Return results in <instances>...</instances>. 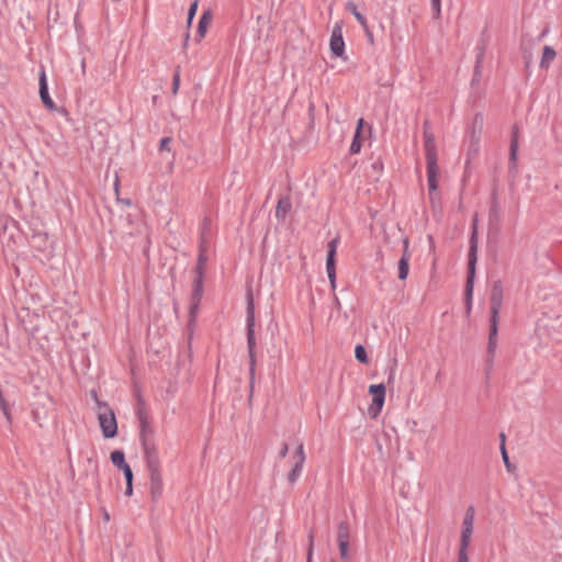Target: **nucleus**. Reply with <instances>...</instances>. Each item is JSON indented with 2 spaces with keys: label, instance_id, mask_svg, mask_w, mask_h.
I'll return each instance as SVG.
<instances>
[{
  "label": "nucleus",
  "instance_id": "obj_1",
  "mask_svg": "<svg viewBox=\"0 0 562 562\" xmlns=\"http://www.w3.org/2000/svg\"><path fill=\"white\" fill-rule=\"evenodd\" d=\"M423 136L427 164L429 199L431 202H434L437 195L436 191L438 189L437 178L439 175V167L435 135L431 131V124L429 120H425L423 123Z\"/></svg>",
  "mask_w": 562,
  "mask_h": 562
},
{
  "label": "nucleus",
  "instance_id": "obj_2",
  "mask_svg": "<svg viewBox=\"0 0 562 562\" xmlns=\"http://www.w3.org/2000/svg\"><path fill=\"white\" fill-rule=\"evenodd\" d=\"M247 318H246V327H247V347L249 355V372H250V396L252 397V389H254V379H255V366H256V338H255V305L252 295L249 292L247 295Z\"/></svg>",
  "mask_w": 562,
  "mask_h": 562
},
{
  "label": "nucleus",
  "instance_id": "obj_3",
  "mask_svg": "<svg viewBox=\"0 0 562 562\" xmlns=\"http://www.w3.org/2000/svg\"><path fill=\"white\" fill-rule=\"evenodd\" d=\"M55 402L48 393L38 392L34 395L32 416L40 427H43L48 420L55 419Z\"/></svg>",
  "mask_w": 562,
  "mask_h": 562
},
{
  "label": "nucleus",
  "instance_id": "obj_4",
  "mask_svg": "<svg viewBox=\"0 0 562 562\" xmlns=\"http://www.w3.org/2000/svg\"><path fill=\"white\" fill-rule=\"evenodd\" d=\"M477 262V231L475 223L473 224L472 234L470 237V247L468 252V276L465 282V302L468 311L471 308V301L473 295V286Z\"/></svg>",
  "mask_w": 562,
  "mask_h": 562
},
{
  "label": "nucleus",
  "instance_id": "obj_5",
  "mask_svg": "<svg viewBox=\"0 0 562 562\" xmlns=\"http://www.w3.org/2000/svg\"><path fill=\"white\" fill-rule=\"evenodd\" d=\"M98 420L104 438H114L117 435V423L113 409L108 403L97 400Z\"/></svg>",
  "mask_w": 562,
  "mask_h": 562
},
{
  "label": "nucleus",
  "instance_id": "obj_6",
  "mask_svg": "<svg viewBox=\"0 0 562 562\" xmlns=\"http://www.w3.org/2000/svg\"><path fill=\"white\" fill-rule=\"evenodd\" d=\"M369 393L372 395V404L369 407L371 417H376L381 412L385 401V386L384 384H372L369 386Z\"/></svg>",
  "mask_w": 562,
  "mask_h": 562
},
{
  "label": "nucleus",
  "instance_id": "obj_7",
  "mask_svg": "<svg viewBox=\"0 0 562 562\" xmlns=\"http://www.w3.org/2000/svg\"><path fill=\"white\" fill-rule=\"evenodd\" d=\"M519 149V127L517 124L512 126L510 145H509V166L508 171L514 177L517 173V159Z\"/></svg>",
  "mask_w": 562,
  "mask_h": 562
},
{
  "label": "nucleus",
  "instance_id": "obj_8",
  "mask_svg": "<svg viewBox=\"0 0 562 562\" xmlns=\"http://www.w3.org/2000/svg\"><path fill=\"white\" fill-rule=\"evenodd\" d=\"M294 464L288 474V482L293 485L301 476L303 465L305 462V452L303 443H300L293 453Z\"/></svg>",
  "mask_w": 562,
  "mask_h": 562
},
{
  "label": "nucleus",
  "instance_id": "obj_9",
  "mask_svg": "<svg viewBox=\"0 0 562 562\" xmlns=\"http://www.w3.org/2000/svg\"><path fill=\"white\" fill-rule=\"evenodd\" d=\"M491 316L490 319L498 321L499 312L503 303V284L501 280L493 283L491 291Z\"/></svg>",
  "mask_w": 562,
  "mask_h": 562
},
{
  "label": "nucleus",
  "instance_id": "obj_10",
  "mask_svg": "<svg viewBox=\"0 0 562 562\" xmlns=\"http://www.w3.org/2000/svg\"><path fill=\"white\" fill-rule=\"evenodd\" d=\"M203 296V279L201 277H195L193 280V288L190 297V308L189 315L190 318L193 319L199 310V305L201 303Z\"/></svg>",
  "mask_w": 562,
  "mask_h": 562
},
{
  "label": "nucleus",
  "instance_id": "obj_11",
  "mask_svg": "<svg viewBox=\"0 0 562 562\" xmlns=\"http://www.w3.org/2000/svg\"><path fill=\"white\" fill-rule=\"evenodd\" d=\"M137 417L139 422V440L140 443L151 442L154 441V429L149 424L148 416L143 408H139L137 412Z\"/></svg>",
  "mask_w": 562,
  "mask_h": 562
},
{
  "label": "nucleus",
  "instance_id": "obj_12",
  "mask_svg": "<svg viewBox=\"0 0 562 562\" xmlns=\"http://www.w3.org/2000/svg\"><path fill=\"white\" fill-rule=\"evenodd\" d=\"M339 238L331 239L327 247L326 270L329 281H336V252Z\"/></svg>",
  "mask_w": 562,
  "mask_h": 562
},
{
  "label": "nucleus",
  "instance_id": "obj_13",
  "mask_svg": "<svg viewBox=\"0 0 562 562\" xmlns=\"http://www.w3.org/2000/svg\"><path fill=\"white\" fill-rule=\"evenodd\" d=\"M38 85H40V91H38L40 98H41L43 104L50 111L56 110V104L48 93L46 72H45V68L43 66L41 67V71H40V76H38Z\"/></svg>",
  "mask_w": 562,
  "mask_h": 562
},
{
  "label": "nucleus",
  "instance_id": "obj_14",
  "mask_svg": "<svg viewBox=\"0 0 562 562\" xmlns=\"http://www.w3.org/2000/svg\"><path fill=\"white\" fill-rule=\"evenodd\" d=\"M148 471L159 470V457L155 441L142 443Z\"/></svg>",
  "mask_w": 562,
  "mask_h": 562
},
{
  "label": "nucleus",
  "instance_id": "obj_15",
  "mask_svg": "<svg viewBox=\"0 0 562 562\" xmlns=\"http://www.w3.org/2000/svg\"><path fill=\"white\" fill-rule=\"evenodd\" d=\"M329 46L334 56L342 57L345 52V42L342 38L341 27L338 24L333 29Z\"/></svg>",
  "mask_w": 562,
  "mask_h": 562
},
{
  "label": "nucleus",
  "instance_id": "obj_16",
  "mask_svg": "<svg viewBox=\"0 0 562 562\" xmlns=\"http://www.w3.org/2000/svg\"><path fill=\"white\" fill-rule=\"evenodd\" d=\"M473 125H474V127L476 125L479 126V132L476 133V131L474 128L472 131L471 142H470L469 151H468V161L472 157H474L477 154V151H479L480 133H481L482 125H483V116H482V114L479 113V114L475 115Z\"/></svg>",
  "mask_w": 562,
  "mask_h": 562
},
{
  "label": "nucleus",
  "instance_id": "obj_17",
  "mask_svg": "<svg viewBox=\"0 0 562 562\" xmlns=\"http://www.w3.org/2000/svg\"><path fill=\"white\" fill-rule=\"evenodd\" d=\"M150 476V497L157 502L162 495V477L160 470L149 471Z\"/></svg>",
  "mask_w": 562,
  "mask_h": 562
},
{
  "label": "nucleus",
  "instance_id": "obj_18",
  "mask_svg": "<svg viewBox=\"0 0 562 562\" xmlns=\"http://www.w3.org/2000/svg\"><path fill=\"white\" fill-rule=\"evenodd\" d=\"M403 244H404V250H403V255H402L401 259L398 260V267H397L400 280H405L409 272L408 261H409L411 256L408 252V239L404 238Z\"/></svg>",
  "mask_w": 562,
  "mask_h": 562
},
{
  "label": "nucleus",
  "instance_id": "obj_19",
  "mask_svg": "<svg viewBox=\"0 0 562 562\" xmlns=\"http://www.w3.org/2000/svg\"><path fill=\"white\" fill-rule=\"evenodd\" d=\"M497 334H498V321L490 319V335H488V344H487V355L490 357H495V351L497 347Z\"/></svg>",
  "mask_w": 562,
  "mask_h": 562
},
{
  "label": "nucleus",
  "instance_id": "obj_20",
  "mask_svg": "<svg viewBox=\"0 0 562 562\" xmlns=\"http://www.w3.org/2000/svg\"><path fill=\"white\" fill-rule=\"evenodd\" d=\"M292 209V202L290 196L285 195L279 199L278 204L276 206V217L279 221H283L288 213Z\"/></svg>",
  "mask_w": 562,
  "mask_h": 562
},
{
  "label": "nucleus",
  "instance_id": "obj_21",
  "mask_svg": "<svg viewBox=\"0 0 562 562\" xmlns=\"http://www.w3.org/2000/svg\"><path fill=\"white\" fill-rule=\"evenodd\" d=\"M212 18H213V14H212L211 10H205L202 13V15L199 20V23H198V41H200L201 38L204 37V35L207 31L209 24L212 21Z\"/></svg>",
  "mask_w": 562,
  "mask_h": 562
},
{
  "label": "nucleus",
  "instance_id": "obj_22",
  "mask_svg": "<svg viewBox=\"0 0 562 562\" xmlns=\"http://www.w3.org/2000/svg\"><path fill=\"white\" fill-rule=\"evenodd\" d=\"M346 9L356 18V20L361 24V26L366 30V32L370 35L367 19L363 14L358 11L357 4L352 1L347 2Z\"/></svg>",
  "mask_w": 562,
  "mask_h": 562
},
{
  "label": "nucleus",
  "instance_id": "obj_23",
  "mask_svg": "<svg viewBox=\"0 0 562 562\" xmlns=\"http://www.w3.org/2000/svg\"><path fill=\"white\" fill-rule=\"evenodd\" d=\"M350 539V527L348 521L342 520L338 524L337 529V542H349Z\"/></svg>",
  "mask_w": 562,
  "mask_h": 562
},
{
  "label": "nucleus",
  "instance_id": "obj_24",
  "mask_svg": "<svg viewBox=\"0 0 562 562\" xmlns=\"http://www.w3.org/2000/svg\"><path fill=\"white\" fill-rule=\"evenodd\" d=\"M557 53L551 46H544L542 57L540 60V67L543 69L549 68L551 61L555 58Z\"/></svg>",
  "mask_w": 562,
  "mask_h": 562
},
{
  "label": "nucleus",
  "instance_id": "obj_25",
  "mask_svg": "<svg viewBox=\"0 0 562 562\" xmlns=\"http://www.w3.org/2000/svg\"><path fill=\"white\" fill-rule=\"evenodd\" d=\"M474 516H475L474 507L473 506L468 507L464 518H463L462 529L473 530Z\"/></svg>",
  "mask_w": 562,
  "mask_h": 562
},
{
  "label": "nucleus",
  "instance_id": "obj_26",
  "mask_svg": "<svg viewBox=\"0 0 562 562\" xmlns=\"http://www.w3.org/2000/svg\"><path fill=\"white\" fill-rule=\"evenodd\" d=\"M111 462L117 468H123L126 464L125 454L122 450H114L110 456Z\"/></svg>",
  "mask_w": 562,
  "mask_h": 562
},
{
  "label": "nucleus",
  "instance_id": "obj_27",
  "mask_svg": "<svg viewBox=\"0 0 562 562\" xmlns=\"http://www.w3.org/2000/svg\"><path fill=\"white\" fill-rule=\"evenodd\" d=\"M206 262V256L204 255L203 250L200 251V255L198 257V262L195 266V277H201L203 279L204 277V266Z\"/></svg>",
  "mask_w": 562,
  "mask_h": 562
},
{
  "label": "nucleus",
  "instance_id": "obj_28",
  "mask_svg": "<svg viewBox=\"0 0 562 562\" xmlns=\"http://www.w3.org/2000/svg\"><path fill=\"white\" fill-rule=\"evenodd\" d=\"M355 357L360 363H368L369 357L367 355V350L362 345H357L355 348Z\"/></svg>",
  "mask_w": 562,
  "mask_h": 562
},
{
  "label": "nucleus",
  "instance_id": "obj_29",
  "mask_svg": "<svg viewBox=\"0 0 562 562\" xmlns=\"http://www.w3.org/2000/svg\"><path fill=\"white\" fill-rule=\"evenodd\" d=\"M339 557L344 562L350 561L349 542H337Z\"/></svg>",
  "mask_w": 562,
  "mask_h": 562
},
{
  "label": "nucleus",
  "instance_id": "obj_30",
  "mask_svg": "<svg viewBox=\"0 0 562 562\" xmlns=\"http://www.w3.org/2000/svg\"><path fill=\"white\" fill-rule=\"evenodd\" d=\"M361 146H362L361 134H358L355 132L353 139H352L350 148H349L350 154L360 153Z\"/></svg>",
  "mask_w": 562,
  "mask_h": 562
},
{
  "label": "nucleus",
  "instance_id": "obj_31",
  "mask_svg": "<svg viewBox=\"0 0 562 562\" xmlns=\"http://www.w3.org/2000/svg\"><path fill=\"white\" fill-rule=\"evenodd\" d=\"M472 533H473V530L462 529L461 538H460V547L462 549L469 548Z\"/></svg>",
  "mask_w": 562,
  "mask_h": 562
},
{
  "label": "nucleus",
  "instance_id": "obj_32",
  "mask_svg": "<svg viewBox=\"0 0 562 562\" xmlns=\"http://www.w3.org/2000/svg\"><path fill=\"white\" fill-rule=\"evenodd\" d=\"M483 55H484V53L481 49V52L477 54L476 60H475L474 75H473V80H472L473 83L475 81H479V79H480V76H481V63L483 60Z\"/></svg>",
  "mask_w": 562,
  "mask_h": 562
},
{
  "label": "nucleus",
  "instance_id": "obj_33",
  "mask_svg": "<svg viewBox=\"0 0 562 562\" xmlns=\"http://www.w3.org/2000/svg\"><path fill=\"white\" fill-rule=\"evenodd\" d=\"M502 458L508 472H513L516 468L510 463L509 457L504 445L501 446Z\"/></svg>",
  "mask_w": 562,
  "mask_h": 562
},
{
  "label": "nucleus",
  "instance_id": "obj_34",
  "mask_svg": "<svg viewBox=\"0 0 562 562\" xmlns=\"http://www.w3.org/2000/svg\"><path fill=\"white\" fill-rule=\"evenodd\" d=\"M498 216H499V206H498L497 199H496V192L494 191L492 206H491V211H490V217L491 218L494 217L495 220H497Z\"/></svg>",
  "mask_w": 562,
  "mask_h": 562
},
{
  "label": "nucleus",
  "instance_id": "obj_35",
  "mask_svg": "<svg viewBox=\"0 0 562 562\" xmlns=\"http://www.w3.org/2000/svg\"><path fill=\"white\" fill-rule=\"evenodd\" d=\"M179 87H180V74H179V68H178L172 78V88H171L172 94H177Z\"/></svg>",
  "mask_w": 562,
  "mask_h": 562
},
{
  "label": "nucleus",
  "instance_id": "obj_36",
  "mask_svg": "<svg viewBox=\"0 0 562 562\" xmlns=\"http://www.w3.org/2000/svg\"><path fill=\"white\" fill-rule=\"evenodd\" d=\"M196 10H198V0H194L191 3L189 11H188V25H190L192 23V20L196 13Z\"/></svg>",
  "mask_w": 562,
  "mask_h": 562
},
{
  "label": "nucleus",
  "instance_id": "obj_37",
  "mask_svg": "<svg viewBox=\"0 0 562 562\" xmlns=\"http://www.w3.org/2000/svg\"><path fill=\"white\" fill-rule=\"evenodd\" d=\"M431 9L434 12V18L439 19L441 12V0H431Z\"/></svg>",
  "mask_w": 562,
  "mask_h": 562
},
{
  "label": "nucleus",
  "instance_id": "obj_38",
  "mask_svg": "<svg viewBox=\"0 0 562 562\" xmlns=\"http://www.w3.org/2000/svg\"><path fill=\"white\" fill-rule=\"evenodd\" d=\"M313 549H314V533H313V531H311L308 535L307 562H312Z\"/></svg>",
  "mask_w": 562,
  "mask_h": 562
},
{
  "label": "nucleus",
  "instance_id": "obj_39",
  "mask_svg": "<svg viewBox=\"0 0 562 562\" xmlns=\"http://www.w3.org/2000/svg\"><path fill=\"white\" fill-rule=\"evenodd\" d=\"M120 470L123 472L126 482L133 481V479H134L133 471L127 463L125 465H123V468H120Z\"/></svg>",
  "mask_w": 562,
  "mask_h": 562
},
{
  "label": "nucleus",
  "instance_id": "obj_40",
  "mask_svg": "<svg viewBox=\"0 0 562 562\" xmlns=\"http://www.w3.org/2000/svg\"><path fill=\"white\" fill-rule=\"evenodd\" d=\"M171 143V137H162L159 142V149L169 151V144Z\"/></svg>",
  "mask_w": 562,
  "mask_h": 562
},
{
  "label": "nucleus",
  "instance_id": "obj_41",
  "mask_svg": "<svg viewBox=\"0 0 562 562\" xmlns=\"http://www.w3.org/2000/svg\"><path fill=\"white\" fill-rule=\"evenodd\" d=\"M458 562H469L468 549H462L460 547L459 554H458Z\"/></svg>",
  "mask_w": 562,
  "mask_h": 562
},
{
  "label": "nucleus",
  "instance_id": "obj_42",
  "mask_svg": "<svg viewBox=\"0 0 562 562\" xmlns=\"http://www.w3.org/2000/svg\"><path fill=\"white\" fill-rule=\"evenodd\" d=\"M289 452V445L286 442H283L281 446V449L279 451V457L281 459H284Z\"/></svg>",
  "mask_w": 562,
  "mask_h": 562
},
{
  "label": "nucleus",
  "instance_id": "obj_43",
  "mask_svg": "<svg viewBox=\"0 0 562 562\" xmlns=\"http://www.w3.org/2000/svg\"><path fill=\"white\" fill-rule=\"evenodd\" d=\"M493 362H494V357H490L487 355V359H486V374H488L490 371L492 370Z\"/></svg>",
  "mask_w": 562,
  "mask_h": 562
},
{
  "label": "nucleus",
  "instance_id": "obj_44",
  "mask_svg": "<svg viewBox=\"0 0 562 562\" xmlns=\"http://www.w3.org/2000/svg\"><path fill=\"white\" fill-rule=\"evenodd\" d=\"M133 494V481L126 482L125 495L131 496Z\"/></svg>",
  "mask_w": 562,
  "mask_h": 562
},
{
  "label": "nucleus",
  "instance_id": "obj_45",
  "mask_svg": "<svg viewBox=\"0 0 562 562\" xmlns=\"http://www.w3.org/2000/svg\"><path fill=\"white\" fill-rule=\"evenodd\" d=\"M364 125V120L361 117L357 122L356 133L361 134Z\"/></svg>",
  "mask_w": 562,
  "mask_h": 562
},
{
  "label": "nucleus",
  "instance_id": "obj_46",
  "mask_svg": "<svg viewBox=\"0 0 562 562\" xmlns=\"http://www.w3.org/2000/svg\"><path fill=\"white\" fill-rule=\"evenodd\" d=\"M394 366H396V362H395V361H394ZM394 373H395V367H392V368H391V371H390L389 382L393 379Z\"/></svg>",
  "mask_w": 562,
  "mask_h": 562
},
{
  "label": "nucleus",
  "instance_id": "obj_47",
  "mask_svg": "<svg viewBox=\"0 0 562 562\" xmlns=\"http://www.w3.org/2000/svg\"><path fill=\"white\" fill-rule=\"evenodd\" d=\"M525 58V64H526V67H529L530 63H531V55H528V56H524Z\"/></svg>",
  "mask_w": 562,
  "mask_h": 562
},
{
  "label": "nucleus",
  "instance_id": "obj_48",
  "mask_svg": "<svg viewBox=\"0 0 562 562\" xmlns=\"http://www.w3.org/2000/svg\"><path fill=\"white\" fill-rule=\"evenodd\" d=\"M499 438H501V446H502V445H504V446H505V440H506V436H505V434H504V432H502V434L499 435Z\"/></svg>",
  "mask_w": 562,
  "mask_h": 562
},
{
  "label": "nucleus",
  "instance_id": "obj_49",
  "mask_svg": "<svg viewBox=\"0 0 562 562\" xmlns=\"http://www.w3.org/2000/svg\"><path fill=\"white\" fill-rule=\"evenodd\" d=\"M103 519H104L105 521H109V520H110V515H109V513H108L105 509L103 510Z\"/></svg>",
  "mask_w": 562,
  "mask_h": 562
},
{
  "label": "nucleus",
  "instance_id": "obj_50",
  "mask_svg": "<svg viewBox=\"0 0 562 562\" xmlns=\"http://www.w3.org/2000/svg\"><path fill=\"white\" fill-rule=\"evenodd\" d=\"M189 37H190L189 33H187L186 34V38H184V43H183V47H187Z\"/></svg>",
  "mask_w": 562,
  "mask_h": 562
},
{
  "label": "nucleus",
  "instance_id": "obj_51",
  "mask_svg": "<svg viewBox=\"0 0 562 562\" xmlns=\"http://www.w3.org/2000/svg\"><path fill=\"white\" fill-rule=\"evenodd\" d=\"M335 305L340 308V302L337 296H335Z\"/></svg>",
  "mask_w": 562,
  "mask_h": 562
},
{
  "label": "nucleus",
  "instance_id": "obj_52",
  "mask_svg": "<svg viewBox=\"0 0 562 562\" xmlns=\"http://www.w3.org/2000/svg\"><path fill=\"white\" fill-rule=\"evenodd\" d=\"M91 397H93L95 401L99 400L95 391L91 392Z\"/></svg>",
  "mask_w": 562,
  "mask_h": 562
},
{
  "label": "nucleus",
  "instance_id": "obj_53",
  "mask_svg": "<svg viewBox=\"0 0 562 562\" xmlns=\"http://www.w3.org/2000/svg\"><path fill=\"white\" fill-rule=\"evenodd\" d=\"M329 283H330L331 289L335 290L336 289V281H329Z\"/></svg>",
  "mask_w": 562,
  "mask_h": 562
},
{
  "label": "nucleus",
  "instance_id": "obj_54",
  "mask_svg": "<svg viewBox=\"0 0 562 562\" xmlns=\"http://www.w3.org/2000/svg\"><path fill=\"white\" fill-rule=\"evenodd\" d=\"M124 204L130 205V204H131V201H130V200H126V201H124Z\"/></svg>",
  "mask_w": 562,
  "mask_h": 562
}]
</instances>
